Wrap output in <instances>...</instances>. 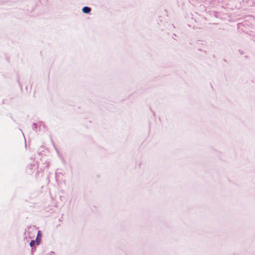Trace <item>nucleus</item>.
Returning <instances> with one entry per match:
<instances>
[{"label": "nucleus", "mask_w": 255, "mask_h": 255, "mask_svg": "<svg viewBox=\"0 0 255 255\" xmlns=\"http://www.w3.org/2000/svg\"><path fill=\"white\" fill-rule=\"evenodd\" d=\"M38 167V165L36 161H33L31 164L27 165V172L29 174H32L35 171L37 170Z\"/></svg>", "instance_id": "nucleus-1"}, {"label": "nucleus", "mask_w": 255, "mask_h": 255, "mask_svg": "<svg viewBox=\"0 0 255 255\" xmlns=\"http://www.w3.org/2000/svg\"><path fill=\"white\" fill-rule=\"evenodd\" d=\"M35 241H36V244L37 245H39L40 244L41 241V234L40 231H38L37 235Z\"/></svg>", "instance_id": "nucleus-2"}, {"label": "nucleus", "mask_w": 255, "mask_h": 255, "mask_svg": "<svg viewBox=\"0 0 255 255\" xmlns=\"http://www.w3.org/2000/svg\"><path fill=\"white\" fill-rule=\"evenodd\" d=\"M91 8L90 7L85 6L82 8V11L84 13L89 14L91 11Z\"/></svg>", "instance_id": "nucleus-3"}, {"label": "nucleus", "mask_w": 255, "mask_h": 255, "mask_svg": "<svg viewBox=\"0 0 255 255\" xmlns=\"http://www.w3.org/2000/svg\"><path fill=\"white\" fill-rule=\"evenodd\" d=\"M38 126L39 130H41L42 128H44L45 127V126L43 125L42 122H39L38 123Z\"/></svg>", "instance_id": "nucleus-4"}, {"label": "nucleus", "mask_w": 255, "mask_h": 255, "mask_svg": "<svg viewBox=\"0 0 255 255\" xmlns=\"http://www.w3.org/2000/svg\"><path fill=\"white\" fill-rule=\"evenodd\" d=\"M32 128L33 130H36L38 128V124L33 123L32 126Z\"/></svg>", "instance_id": "nucleus-5"}, {"label": "nucleus", "mask_w": 255, "mask_h": 255, "mask_svg": "<svg viewBox=\"0 0 255 255\" xmlns=\"http://www.w3.org/2000/svg\"><path fill=\"white\" fill-rule=\"evenodd\" d=\"M36 244V241L35 240H31L30 242V246L31 248L33 247L34 245Z\"/></svg>", "instance_id": "nucleus-6"}, {"label": "nucleus", "mask_w": 255, "mask_h": 255, "mask_svg": "<svg viewBox=\"0 0 255 255\" xmlns=\"http://www.w3.org/2000/svg\"><path fill=\"white\" fill-rule=\"evenodd\" d=\"M31 228V226H28V227L27 229H26V230H25V233H24L25 235L26 234V232H27V233H28V234H29V233H28V230H29Z\"/></svg>", "instance_id": "nucleus-7"}, {"label": "nucleus", "mask_w": 255, "mask_h": 255, "mask_svg": "<svg viewBox=\"0 0 255 255\" xmlns=\"http://www.w3.org/2000/svg\"><path fill=\"white\" fill-rule=\"evenodd\" d=\"M36 251V248L34 247L31 248V254L33 255V253Z\"/></svg>", "instance_id": "nucleus-8"}, {"label": "nucleus", "mask_w": 255, "mask_h": 255, "mask_svg": "<svg viewBox=\"0 0 255 255\" xmlns=\"http://www.w3.org/2000/svg\"><path fill=\"white\" fill-rule=\"evenodd\" d=\"M45 164H46V165L45 166V167H49V161H46Z\"/></svg>", "instance_id": "nucleus-9"}, {"label": "nucleus", "mask_w": 255, "mask_h": 255, "mask_svg": "<svg viewBox=\"0 0 255 255\" xmlns=\"http://www.w3.org/2000/svg\"><path fill=\"white\" fill-rule=\"evenodd\" d=\"M239 52L241 55H242L244 53V51L240 49L239 50Z\"/></svg>", "instance_id": "nucleus-10"}, {"label": "nucleus", "mask_w": 255, "mask_h": 255, "mask_svg": "<svg viewBox=\"0 0 255 255\" xmlns=\"http://www.w3.org/2000/svg\"><path fill=\"white\" fill-rule=\"evenodd\" d=\"M173 35H174V36H176V34H174Z\"/></svg>", "instance_id": "nucleus-11"}]
</instances>
